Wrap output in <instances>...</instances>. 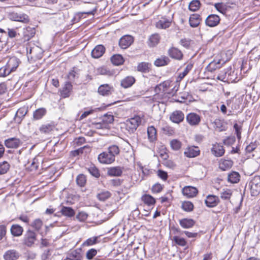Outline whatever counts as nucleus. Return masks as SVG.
<instances>
[{
    "instance_id": "f257e3e1",
    "label": "nucleus",
    "mask_w": 260,
    "mask_h": 260,
    "mask_svg": "<svg viewBox=\"0 0 260 260\" xmlns=\"http://www.w3.org/2000/svg\"><path fill=\"white\" fill-rule=\"evenodd\" d=\"M120 152L119 147L116 145H113L108 148L107 151L100 153L98 156V160L103 164H111L115 160V156Z\"/></svg>"
},
{
    "instance_id": "f03ea898",
    "label": "nucleus",
    "mask_w": 260,
    "mask_h": 260,
    "mask_svg": "<svg viewBox=\"0 0 260 260\" xmlns=\"http://www.w3.org/2000/svg\"><path fill=\"white\" fill-rule=\"evenodd\" d=\"M217 79L222 82H236L238 79L237 72L232 70L231 66L221 71L218 74Z\"/></svg>"
},
{
    "instance_id": "7ed1b4c3",
    "label": "nucleus",
    "mask_w": 260,
    "mask_h": 260,
    "mask_svg": "<svg viewBox=\"0 0 260 260\" xmlns=\"http://www.w3.org/2000/svg\"><path fill=\"white\" fill-rule=\"evenodd\" d=\"M172 86L173 84H172V82L171 81L166 80L157 85L155 88V91L157 93L162 92L164 94L168 93L169 94L173 95L178 91L179 85H175L171 92H168L167 91L169 88Z\"/></svg>"
},
{
    "instance_id": "20e7f679",
    "label": "nucleus",
    "mask_w": 260,
    "mask_h": 260,
    "mask_svg": "<svg viewBox=\"0 0 260 260\" xmlns=\"http://www.w3.org/2000/svg\"><path fill=\"white\" fill-rule=\"evenodd\" d=\"M141 122V118L139 116H135L126 121V128L129 133H134Z\"/></svg>"
},
{
    "instance_id": "39448f33",
    "label": "nucleus",
    "mask_w": 260,
    "mask_h": 260,
    "mask_svg": "<svg viewBox=\"0 0 260 260\" xmlns=\"http://www.w3.org/2000/svg\"><path fill=\"white\" fill-rule=\"evenodd\" d=\"M37 240V235L34 231L28 230L24 235L22 241V244L25 246L30 247L35 244Z\"/></svg>"
},
{
    "instance_id": "423d86ee",
    "label": "nucleus",
    "mask_w": 260,
    "mask_h": 260,
    "mask_svg": "<svg viewBox=\"0 0 260 260\" xmlns=\"http://www.w3.org/2000/svg\"><path fill=\"white\" fill-rule=\"evenodd\" d=\"M252 196H256L260 193V177H254L249 183Z\"/></svg>"
},
{
    "instance_id": "0eeeda50",
    "label": "nucleus",
    "mask_w": 260,
    "mask_h": 260,
    "mask_svg": "<svg viewBox=\"0 0 260 260\" xmlns=\"http://www.w3.org/2000/svg\"><path fill=\"white\" fill-rule=\"evenodd\" d=\"M219 197L213 194L208 195L205 200L206 205L209 208L216 207L219 204Z\"/></svg>"
},
{
    "instance_id": "6e6552de",
    "label": "nucleus",
    "mask_w": 260,
    "mask_h": 260,
    "mask_svg": "<svg viewBox=\"0 0 260 260\" xmlns=\"http://www.w3.org/2000/svg\"><path fill=\"white\" fill-rule=\"evenodd\" d=\"M200 153V150L198 147L192 146L186 148L184 152L185 156L189 158H193L198 156Z\"/></svg>"
},
{
    "instance_id": "1a4fd4ad",
    "label": "nucleus",
    "mask_w": 260,
    "mask_h": 260,
    "mask_svg": "<svg viewBox=\"0 0 260 260\" xmlns=\"http://www.w3.org/2000/svg\"><path fill=\"white\" fill-rule=\"evenodd\" d=\"M182 192L187 198H193L198 192L197 188L191 186H186L183 188Z\"/></svg>"
},
{
    "instance_id": "9d476101",
    "label": "nucleus",
    "mask_w": 260,
    "mask_h": 260,
    "mask_svg": "<svg viewBox=\"0 0 260 260\" xmlns=\"http://www.w3.org/2000/svg\"><path fill=\"white\" fill-rule=\"evenodd\" d=\"M134 42V39L130 35H125L122 37L119 41V45L122 49L127 48Z\"/></svg>"
},
{
    "instance_id": "9b49d317",
    "label": "nucleus",
    "mask_w": 260,
    "mask_h": 260,
    "mask_svg": "<svg viewBox=\"0 0 260 260\" xmlns=\"http://www.w3.org/2000/svg\"><path fill=\"white\" fill-rule=\"evenodd\" d=\"M187 122L191 126L199 125L201 121V117L195 113H190L186 116Z\"/></svg>"
},
{
    "instance_id": "f8f14e48",
    "label": "nucleus",
    "mask_w": 260,
    "mask_h": 260,
    "mask_svg": "<svg viewBox=\"0 0 260 260\" xmlns=\"http://www.w3.org/2000/svg\"><path fill=\"white\" fill-rule=\"evenodd\" d=\"M220 20V19L217 15L211 14L206 19L205 23L208 26L214 27L218 24Z\"/></svg>"
},
{
    "instance_id": "ddd939ff",
    "label": "nucleus",
    "mask_w": 260,
    "mask_h": 260,
    "mask_svg": "<svg viewBox=\"0 0 260 260\" xmlns=\"http://www.w3.org/2000/svg\"><path fill=\"white\" fill-rule=\"evenodd\" d=\"M136 82L135 78L132 76H126L120 81V86L121 87L126 89L132 87Z\"/></svg>"
},
{
    "instance_id": "4468645a",
    "label": "nucleus",
    "mask_w": 260,
    "mask_h": 260,
    "mask_svg": "<svg viewBox=\"0 0 260 260\" xmlns=\"http://www.w3.org/2000/svg\"><path fill=\"white\" fill-rule=\"evenodd\" d=\"M113 87L108 84L101 85L98 88V93L102 96H109L112 93Z\"/></svg>"
},
{
    "instance_id": "2eb2a0df",
    "label": "nucleus",
    "mask_w": 260,
    "mask_h": 260,
    "mask_svg": "<svg viewBox=\"0 0 260 260\" xmlns=\"http://www.w3.org/2000/svg\"><path fill=\"white\" fill-rule=\"evenodd\" d=\"M22 144L20 139L11 138L5 141V146L8 148H17Z\"/></svg>"
},
{
    "instance_id": "dca6fc26",
    "label": "nucleus",
    "mask_w": 260,
    "mask_h": 260,
    "mask_svg": "<svg viewBox=\"0 0 260 260\" xmlns=\"http://www.w3.org/2000/svg\"><path fill=\"white\" fill-rule=\"evenodd\" d=\"M20 63V60L18 58L13 56L9 59L6 65L12 73L16 71Z\"/></svg>"
},
{
    "instance_id": "f3484780",
    "label": "nucleus",
    "mask_w": 260,
    "mask_h": 260,
    "mask_svg": "<svg viewBox=\"0 0 260 260\" xmlns=\"http://www.w3.org/2000/svg\"><path fill=\"white\" fill-rule=\"evenodd\" d=\"M72 90V85L70 82H66L62 89L60 90V96L66 98L70 95Z\"/></svg>"
},
{
    "instance_id": "a211bd4d",
    "label": "nucleus",
    "mask_w": 260,
    "mask_h": 260,
    "mask_svg": "<svg viewBox=\"0 0 260 260\" xmlns=\"http://www.w3.org/2000/svg\"><path fill=\"white\" fill-rule=\"evenodd\" d=\"M20 256L19 253L15 249H10L5 252L4 254L5 260H17Z\"/></svg>"
},
{
    "instance_id": "6ab92c4d",
    "label": "nucleus",
    "mask_w": 260,
    "mask_h": 260,
    "mask_svg": "<svg viewBox=\"0 0 260 260\" xmlns=\"http://www.w3.org/2000/svg\"><path fill=\"white\" fill-rule=\"evenodd\" d=\"M170 118L172 122L179 123L183 120L184 115L181 111H176L172 113Z\"/></svg>"
},
{
    "instance_id": "aec40b11",
    "label": "nucleus",
    "mask_w": 260,
    "mask_h": 260,
    "mask_svg": "<svg viewBox=\"0 0 260 260\" xmlns=\"http://www.w3.org/2000/svg\"><path fill=\"white\" fill-rule=\"evenodd\" d=\"M168 54L169 56L176 60H181L183 57V53L178 49L175 47H172L168 50Z\"/></svg>"
},
{
    "instance_id": "412c9836",
    "label": "nucleus",
    "mask_w": 260,
    "mask_h": 260,
    "mask_svg": "<svg viewBox=\"0 0 260 260\" xmlns=\"http://www.w3.org/2000/svg\"><path fill=\"white\" fill-rule=\"evenodd\" d=\"M10 18L13 21L26 22L28 21V16L23 14L12 13L10 14Z\"/></svg>"
},
{
    "instance_id": "4be33fe9",
    "label": "nucleus",
    "mask_w": 260,
    "mask_h": 260,
    "mask_svg": "<svg viewBox=\"0 0 260 260\" xmlns=\"http://www.w3.org/2000/svg\"><path fill=\"white\" fill-rule=\"evenodd\" d=\"M172 23V20L170 18L162 17L156 23V27L159 29H166L170 27Z\"/></svg>"
},
{
    "instance_id": "5701e85b",
    "label": "nucleus",
    "mask_w": 260,
    "mask_h": 260,
    "mask_svg": "<svg viewBox=\"0 0 260 260\" xmlns=\"http://www.w3.org/2000/svg\"><path fill=\"white\" fill-rule=\"evenodd\" d=\"M123 171V168L120 166L110 167L108 169L107 174L110 176H120Z\"/></svg>"
},
{
    "instance_id": "b1692460",
    "label": "nucleus",
    "mask_w": 260,
    "mask_h": 260,
    "mask_svg": "<svg viewBox=\"0 0 260 260\" xmlns=\"http://www.w3.org/2000/svg\"><path fill=\"white\" fill-rule=\"evenodd\" d=\"M105 51V48L102 45H99L91 51V56L93 58H98L101 57Z\"/></svg>"
},
{
    "instance_id": "393cba45",
    "label": "nucleus",
    "mask_w": 260,
    "mask_h": 260,
    "mask_svg": "<svg viewBox=\"0 0 260 260\" xmlns=\"http://www.w3.org/2000/svg\"><path fill=\"white\" fill-rule=\"evenodd\" d=\"M211 152L216 157H220L224 154L225 151L222 145L216 143L213 145Z\"/></svg>"
},
{
    "instance_id": "a878e982",
    "label": "nucleus",
    "mask_w": 260,
    "mask_h": 260,
    "mask_svg": "<svg viewBox=\"0 0 260 260\" xmlns=\"http://www.w3.org/2000/svg\"><path fill=\"white\" fill-rule=\"evenodd\" d=\"M27 112V110L25 107H21L18 109L14 117L15 121L17 123H20Z\"/></svg>"
},
{
    "instance_id": "bb28decb",
    "label": "nucleus",
    "mask_w": 260,
    "mask_h": 260,
    "mask_svg": "<svg viewBox=\"0 0 260 260\" xmlns=\"http://www.w3.org/2000/svg\"><path fill=\"white\" fill-rule=\"evenodd\" d=\"M201 20V16L199 14H193L189 17V25L192 27H196L200 23Z\"/></svg>"
},
{
    "instance_id": "cd10ccee",
    "label": "nucleus",
    "mask_w": 260,
    "mask_h": 260,
    "mask_svg": "<svg viewBox=\"0 0 260 260\" xmlns=\"http://www.w3.org/2000/svg\"><path fill=\"white\" fill-rule=\"evenodd\" d=\"M233 165V162L231 159H221L219 162V168L222 171H226L230 169Z\"/></svg>"
},
{
    "instance_id": "c85d7f7f",
    "label": "nucleus",
    "mask_w": 260,
    "mask_h": 260,
    "mask_svg": "<svg viewBox=\"0 0 260 260\" xmlns=\"http://www.w3.org/2000/svg\"><path fill=\"white\" fill-rule=\"evenodd\" d=\"M11 234L14 237H19L23 232V228L18 224H13L10 229Z\"/></svg>"
},
{
    "instance_id": "c756f323",
    "label": "nucleus",
    "mask_w": 260,
    "mask_h": 260,
    "mask_svg": "<svg viewBox=\"0 0 260 260\" xmlns=\"http://www.w3.org/2000/svg\"><path fill=\"white\" fill-rule=\"evenodd\" d=\"M47 113V110L45 108H40L36 109L33 113V118L38 120L42 119Z\"/></svg>"
},
{
    "instance_id": "7c9ffc66",
    "label": "nucleus",
    "mask_w": 260,
    "mask_h": 260,
    "mask_svg": "<svg viewBox=\"0 0 260 260\" xmlns=\"http://www.w3.org/2000/svg\"><path fill=\"white\" fill-rule=\"evenodd\" d=\"M180 225L184 229L192 228L195 224V221L192 219L183 218L179 220Z\"/></svg>"
},
{
    "instance_id": "2f4dec72",
    "label": "nucleus",
    "mask_w": 260,
    "mask_h": 260,
    "mask_svg": "<svg viewBox=\"0 0 260 260\" xmlns=\"http://www.w3.org/2000/svg\"><path fill=\"white\" fill-rule=\"evenodd\" d=\"M148 138L150 142H153L156 140L157 131L153 126H149L147 128Z\"/></svg>"
},
{
    "instance_id": "473e14b6",
    "label": "nucleus",
    "mask_w": 260,
    "mask_h": 260,
    "mask_svg": "<svg viewBox=\"0 0 260 260\" xmlns=\"http://www.w3.org/2000/svg\"><path fill=\"white\" fill-rule=\"evenodd\" d=\"M159 40L160 37L158 34H153L149 38L148 45L150 47H153L158 44Z\"/></svg>"
},
{
    "instance_id": "72a5a7b5",
    "label": "nucleus",
    "mask_w": 260,
    "mask_h": 260,
    "mask_svg": "<svg viewBox=\"0 0 260 260\" xmlns=\"http://www.w3.org/2000/svg\"><path fill=\"white\" fill-rule=\"evenodd\" d=\"M193 64L192 63L190 62L187 64L184 71L179 74L176 82H178L184 78V77L186 76L189 73V72L191 70Z\"/></svg>"
},
{
    "instance_id": "f704fd0d",
    "label": "nucleus",
    "mask_w": 260,
    "mask_h": 260,
    "mask_svg": "<svg viewBox=\"0 0 260 260\" xmlns=\"http://www.w3.org/2000/svg\"><path fill=\"white\" fill-rule=\"evenodd\" d=\"M170 61V59L167 56H161L155 60L154 64L157 67L164 66L167 65Z\"/></svg>"
},
{
    "instance_id": "c9c22d12",
    "label": "nucleus",
    "mask_w": 260,
    "mask_h": 260,
    "mask_svg": "<svg viewBox=\"0 0 260 260\" xmlns=\"http://www.w3.org/2000/svg\"><path fill=\"white\" fill-rule=\"evenodd\" d=\"M142 201L148 206L154 205L156 202L155 199L151 195L145 194L142 198Z\"/></svg>"
},
{
    "instance_id": "e433bc0d",
    "label": "nucleus",
    "mask_w": 260,
    "mask_h": 260,
    "mask_svg": "<svg viewBox=\"0 0 260 260\" xmlns=\"http://www.w3.org/2000/svg\"><path fill=\"white\" fill-rule=\"evenodd\" d=\"M61 214L67 217H73L75 215V212L73 209L70 207L63 206L60 210Z\"/></svg>"
},
{
    "instance_id": "4c0bfd02",
    "label": "nucleus",
    "mask_w": 260,
    "mask_h": 260,
    "mask_svg": "<svg viewBox=\"0 0 260 260\" xmlns=\"http://www.w3.org/2000/svg\"><path fill=\"white\" fill-rule=\"evenodd\" d=\"M68 258L71 260H80L81 258V250L76 249L68 254Z\"/></svg>"
},
{
    "instance_id": "58836bf2",
    "label": "nucleus",
    "mask_w": 260,
    "mask_h": 260,
    "mask_svg": "<svg viewBox=\"0 0 260 260\" xmlns=\"http://www.w3.org/2000/svg\"><path fill=\"white\" fill-rule=\"evenodd\" d=\"M111 60L113 64L116 66L120 65L124 62L123 57L120 54L113 55L111 57Z\"/></svg>"
},
{
    "instance_id": "ea45409f",
    "label": "nucleus",
    "mask_w": 260,
    "mask_h": 260,
    "mask_svg": "<svg viewBox=\"0 0 260 260\" xmlns=\"http://www.w3.org/2000/svg\"><path fill=\"white\" fill-rule=\"evenodd\" d=\"M240 180V175L237 172H232L228 175V181L232 183H237Z\"/></svg>"
},
{
    "instance_id": "a19ab883",
    "label": "nucleus",
    "mask_w": 260,
    "mask_h": 260,
    "mask_svg": "<svg viewBox=\"0 0 260 260\" xmlns=\"http://www.w3.org/2000/svg\"><path fill=\"white\" fill-rule=\"evenodd\" d=\"M173 241L176 245L180 246H185L187 245V242L183 238L180 237L178 236H175L173 238Z\"/></svg>"
},
{
    "instance_id": "79ce46f5",
    "label": "nucleus",
    "mask_w": 260,
    "mask_h": 260,
    "mask_svg": "<svg viewBox=\"0 0 260 260\" xmlns=\"http://www.w3.org/2000/svg\"><path fill=\"white\" fill-rule=\"evenodd\" d=\"M249 55L250 60L253 59L257 61L260 58V51L257 49L254 48L250 51Z\"/></svg>"
},
{
    "instance_id": "37998d69",
    "label": "nucleus",
    "mask_w": 260,
    "mask_h": 260,
    "mask_svg": "<svg viewBox=\"0 0 260 260\" xmlns=\"http://www.w3.org/2000/svg\"><path fill=\"white\" fill-rule=\"evenodd\" d=\"M233 191L230 189H223L222 191L220 193V198L224 200H230Z\"/></svg>"
},
{
    "instance_id": "c03bdc74",
    "label": "nucleus",
    "mask_w": 260,
    "mask_h": 260,
    "mask_svg": "<svg viewBox=\"0 0 260 260\" xmlns=\"http://www.w3.org/2000/svg\"><path fill=\"white\" fill-rule=\"evenodd\" d=\"M149 66L150 64L147 62H141L138 65L137 70L139 72L147 73L149 71Z\"/></svg>"
},
{
    "instance_id": "a18cd8bd",
    "label": "nucleus",
    "mask_w": 260,
    "mask_h": 260,
    "mask_svg": "<svg viewBox=\"0 0 260 260\" xmlns=\"http://www.w3.org/2000/svg\"><path fill=\"white\" fill-rule=\"evenodd\" d=\"M98 239L99 237L98 236H95L88 238L83 243V245L85 246H89L93 245L99 242Z\"/></svg>"
},
{
    "instance_id": "49530a36",
    "label": "nucleus",
    "mask_w": 260,
    "mask_h": 260,
    "mask_svg": "<svg viewBox=\"0 0 260 260\" xmlns=\"http://www.w3.org/2000/svg\"><path fill=\"white\" fill-rule=\"evenodd\" d=\"M111 195V193L108 191H102L98 193L96 196L97 198L101 201H105L109 199Z\"/></svg>"
},
{
    "instance_id": "de8ad7c7",
    "label": "nucleus",
    "mask_w": 260,
    "mask_h": 260,
    "mask_svg": "<svg viewBox=\"0 0 260 260\" xmlns=\"http://www.w3.org/2000/svg\"><path fill=\"white\" fill-rule=\"evenodd\" d=\"M88 172L93 177L99 178L100 176L98 169L94 165H91L88 168Z\"/></svg>"
},
{
    "instance_id": "09e8293b",
    "label": "nucleus",
    "mask_w": 260,
    "mask_h": 260,
    "mask_svg": "<svg viewBox=\"0 0 260 260\" xmlns=\"http://www.w3.org/2000/svg\"><path fill=\"white\" fill-rule=\"evenodd\" d=\"M181 207L186 212L192 211L193 209V205L190 201H185L182 203Z\"/></svg>"
},
{
    "instance_id": "8fccbe9b",
    "label": "nucleus",
    "mask_w": 260,
    "mask_h": 260,
    "mask_svg": "<svg viewBox=\"0 0 260 260\" xmlns=\"http://www.w3.org/2000/svg\"><path fill=\"white\" fill-rule=\"evenodd\" d=\"M10 165L7 161L0 162V175L6 173L10 169Z\"/></svg>"
},
{
    "instance_id": "3c124183",
    "label": "nucleus",
    "mask_w": 260,
    "mask_h": 260,
    "mask_svg": "<svg viewBox=\"0 0 260 260\" xmlns=\"http://www.w3.org/2000/svg\"><path fill=\"white\" fill-rule=\"evenodd\" d=\"M214 123L215 127L217 128L219 131L221 132L225 130V126L222 120L216 119L215 120Z\"/></svg>"
},
{
    "instance_id": "603ef678",
    "label": "nucleus",
    "mask_w": 260,
    "mask_h": 260,
    "mask_svg": "<svg viewBox=\"0 0 260 260\" xmlns=\"http://www.w3.org/2000/svg\"><path fill=\"white\" fill-rule=\"evenodd\" d=\"M54 128V126L53 125L51 124H47L42 125L40 128V130L41 132L47 134L52 131Z\"/></svg>"
},
{
    "instance_id": "864d4df0",
    "label": "nucleus",
    "mask_w": 260,
    "mask_h": 260,
    "mask_svg": "<svg viewBox=\"0 0 260 260\" xmlns=\"http://www.w3.org/2000/svg\"><path fill=\"white\" fill-rule=\"evenodd\" d=\"M31 226L37 232H40L43 226V222L40 219H36L31 223Z\"/></svg>"
},
{
    "instance_id": "5fc2aeb1",
    "label": "nucleus",
    "mask_w": 260,
    "mask_h": 260,
    "mask_svg": "<svg viewBox=\"0 0 260 260\" xmlns=\"http://www.w3.org/2000/svg\"><path fill=\"white\" fill-rule=\"evenodd\" d=\"M200 2L198 0H193L191 1L188 6L189 9L191 11H196L199 8Z\"/></svg>"
},
{
    "instance_id": "6e6d98bb",
    "label": "nucleus",
    "mask_w": 260,
    "mask_h": 260,
    "mask_svg": "<svg viewBox=\"0 0 260 260\" xmlns=\"http://www.w3.org/2000/svg\"><path fill=\"white\" fill-rule=\"evenodd\" d=\"M86 182V177L83 174H79L76 178V182L77 184L83 187L85 185Z\"/></svg>"
},
{
    "instance_id": "4d7b16f0",
    "label": "nucleus",
    "mask_w": 260,
    "mask_h": 260,
    "mask_svg": "<svg viewBox=\"0 0 260 260\" xmlns=\"http://www.w3.org/2000/svg\"><path fill=\"white\" fill-rule=\"evenodd\" d=\"M214 7L218 11L222 14L226 12V6L222 3H215L214 4Z\"/></svg>"
},
{
    "instance_id": "13d9d810",
    "label": "nucleus",
    "mask_w": 260,
    "mask_h": 260,
    "mask_svg": "<svg viewBox=\"0 0 260 260\" xmlns=\"http://www.w3.org/2000/svg\"><path fill=\"white\" fill-rule=\"evenodd\" d=\"M88 6L90 8L89 10L80 13L79 14L94 15L96 11V7L93 3H88Z\"/></svg>"
},
{
    "instance_id": "bf43d9fd",
    "label": "nucleus",
    "mask_w": 260,
    "mask_h": 260,
    "mask_svg": "<svg viewBox=\"0 0 260 260\" xmlns=\"http://www.w3.org/2000/svg\"><path fill=\"white\" fill-rule=\"evenodd\" d=\"M170 145L171 148L174 150H178L181 147V142L176 139L172 140L170 142Z\"/></svg>"
},
{
    "instance_id": "052dcab7",
    "label": "nucleus",
    "mask_w": 260,
    "mask_h": 260,
    "mask_svg": "<svg viewBox=\"0 0 260 260\" xmlns=\"http://www.w3.org/2000/svg\"><path fill=\"white\" fill-rule=\"evenodd\" d=\"M11 73V72L10 71V69L8 68L7 65L2 67L0 69V77H6Z\"/></svg>"
},
{
    "instance_id": "680f3d73",
    "label": "nucleus",
    "mask_w": 260,
    "mask_h": 260,
    "mask_svg": "<svg viewBox=\"0 0 260 260\" xmlns=\"http://www.w3.org/2000/svg\"><path fill=\"white\" fill-rule=\"evenodd\" d=\"M96 254L97 250L95 249L91 248L87 251L86 257L87 259L90 260L92 259Z\"/></svg>"
},
{
    "instance_id": "e2e57ef3",
    "label": "nucleus",
    "mask_w": 260,
    "mask_h": 260,
    "mask_svg": "<svg viewBox=\"0 0 260 260\" xmlns=\"http://www.w3.org/2000/svg\"><path fill=\"white\" fill-rule=\"evenodd\" d=\"M234 128L238 139L240 140L241 138V126L236 123L234 124Z\"/></svg>"
},
{
    "instance_id": "0e129e2a",
    "label": "nucleus",
    "mask_w": 260,
    "mask_h": 260,
    "mask_svg": "<svg viewBox=\"0 0 260 260\" xmlns=\"http://www.w3.org/2000/svg\"><path fill=\"white\" fill-rule=\"evenodd\" d=\"M103 121L108 123H111L114 121V117L111 114H106L103 117Z\"/></svg>"
},
{
    "instance_id": "69168bd1",
    "label": "nucleus",
    "mask_w": 260,
    "mask_h": 260,
    "mask_svg": "<svg viewBox=\"0 0 260 260\" xmlns=\"http://www.w3.org/2000/svg\"><path fill=\"white\" fill-rule=\"evenodd\" d=\"M162 189V186L159 183H156L152 187V191L153 193L160 192Z\"/></svg>"
},
{
    "instance_id": "338daca9",
    "label": "nucleus",
    "mask_w": 260,
    "mask_h": 260,
    "mask_svg": "<svg viewBox=\"0 0 260 260\" xmlns=\"http://www.w3.org/2000/svg\"><path fill=\"white\" fill-rule=\"evenodd\" d=\"M221 61V60H218V61L214 60L213 61L211 62L209 64V66L210 67L213 66V67L212 68V69H211V71L214 70L217 68H220L221 67V66H220Z\"/></svg>"
},
{
    "instance_id": "774afa93",
    "label": "nucleus",
    "mask_w": 260,
    "mask_h": 260,
    "mask_svg": "<svg viewBox=\"0 0 260 260\" xmlns=\"http://www.w3.org/2000/svg\"><path fill=\"white\" fill-rule=\"evenodd\" d=\"M87 214L85 212H79L77 215L76 218L81 221L85 220L87 218Z\"/></svg>"
}]
</instances>
